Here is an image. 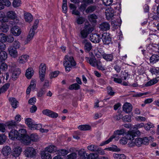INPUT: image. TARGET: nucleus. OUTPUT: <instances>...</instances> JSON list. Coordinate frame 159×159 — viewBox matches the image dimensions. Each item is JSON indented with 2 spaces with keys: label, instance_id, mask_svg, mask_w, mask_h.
Listing matches in <instances>:
<instances>
[{
  "label": "nucleus",
  "instance_id": "obj_1",
  "mask_svg": "<svg viewBox=\"0 0 159 159\" xmlns=\"http://www.w3.org/2000/svg\"><path fill=\"white\" fill-rule=\"evenodd\" d=\"M144 124L143 123H138L135 125L134 127V130L129 131L128 132L127 137L128 139L130 140H133L134 137L137 136H139L140 135V132L138 130V129L144 127Z\"/></svg>",
  "mask_w": 159,
  "mask_h": 159
},
{
  "label": "nucleus",
  "instance_id": "obj_2",
  "mask_svg": "<svg viewBox=\"0 0 159 159\" xmlns=\"http://www.w3.org/2000/svg\"><path fill=\"white\" fill-rule=\"evenodd\" d=\"M76 65V63L72 56H70L68 55L66 56L64 61V65L66 71H70L72 67L75 66Z\"/></svg>",
  "mask_w": 159,
  "mask_h": 159
},
{
  "label": "nucleus",
  "instance_id": "obj_3",
  "mask_svg": "<svg viewBox=\"0 0 159 159\" xmlns=\"http://www.w3.org/2000/svg\"><path fill=\"white\" fill-rule=\"evenodd\" d=\"M151 139V137L149 138L144 137L143 138H138L135 140L134 144L138 147L141 146L143 144L148 145L149 140Z\"/></svg>",
  "mask_w": 159,
  "mask_h": 159
},
{
  "label": "nucleus",
  "instance_id": "obj_4",
  "mask_svg": "<svg viewBox=\"0 0 159 159\" xmlns=\"http://www.w3.org/2000/svg\"><path fill=\"white\" fill-rule=\"evenodd\" d=\"M93 30V27L90 25H85L83 29L80 32L81 38L82 39L86 38L88 35L91 33Z\"/></svg>",
  "mask_w": 159,
  "mask_h": 159
},
{
  "label": "nucleus",
  "instance_id": "obj_5",
  "mask_svg": "<svg viewBox=\"0 0 159 159\" xmlns=\"http://www.w3.org/2000/svg\"><path fill=\"white\" fill-rule=\"evenodd\" d=\"M37 27L38 26L34 25L32 28H31L27 39L24 42L25 44H27L33 38L34 34V31L37 29Z\"/></svg>",
  "mask_w": 159,
  "mask_h": 159
},
{
  "label": "nucleus",
  "instance_id": "obj_6",
  "mask_svg": "<svg viewBox=\"0 0 159 159\" xmlns=\"http://www.w3.org/2000/svg\"><path fill=\"white\" fill-rule=\"evenodd\" d=\"M25 155L27 157H33L36 154L35 149L31 147L27 148L24 151Z\"/></svg>",
  "mask_w": 159,
  "mask_h": 159
},
{
  "label": "nucleus",
  "instance_id": "obj_7",
  "mask_svg": "<svg viewBox=\"0 0 159 159\" xmlns=\"http://www.w3.org/2000/svg\"><path fill=\"white\" fill-rule=\"evenodd\" d=\"M101 39L103 43L105 44L108 45L111 42V38L109 33H104L102 36Z\"/></svg>",
  "mask_w": 159,
  "mask_h": 159
},
{
  "label": "nucleus",
  "instance_id": "obj_8",
  "mask_svg": "<svg viewBox=\"0 0 159 159\" xmlns=\"http://www.w3.org/2000/svg\"><path fill=\"white\" fill-rule=\"evenodd\" d=\"M6 16L8 18L11 20H16V23H18L19 20L17 15L15 11H9L6 14Z\"/></svg>",
  "mask_w": 159,
  "mask_h": 159
},
{
  "label": "nucleus",
  "instance_id": "obj_9",
  "mask_svg": "<svg viewBox=\"0 0 159 159\" xmlns=\"http://www.w3.org/2000/svg\"><path fill=\"white\" fill-rule=\"evenodd\" d=\"M101 39L100 36L97 34H92L90 35V40L95 43H99L101 41Z\"/></svg>",
  "mask_w": 159,
  "mask_h": 159
},
{
  "label": "nucleus",
  "instance_id": "obj_10",
  "mask_svg": "<svg viewBox=\"0 0 159 159\" xmlns=\"http://www.w3.org/2000/svg\"><path fill=\"white\" fill-rule=\"evenodd\" d=\"M114 11L113 8L111 7H107L105 11L107 18L109 20L114 16Z\"/></svg>",
  "mask_w": 159,
  "mask_h": 159
},
{
  "label": "nucleus",
  "instance_id": "obj_11",
  "mask_svg": "<svg viewBox=\"0 0 159 159\" xmlns=\"http://www.w3.org/2000/svg\"><path fill=\"white\" fill-rule=\"evenodd\" d=\"M18 131L16 129H12L9 133V138L12 140L16 139L17 140V137L18 136Z\"/></svg>",
  "mask_w": 159,
  "mask_h": 159
},
{
  "label": "nucleus",
  "instance_id": "obj_12",
  "mask_svg": "<svg viewBox=\"0 0 159 159\" xmlns=\"http://www.w3.org/2000/svg\"><path fill=\"white\" fill-rule=\"evenodd\" d=\"M21 138V139L17 140L20 141L21 142L24 144L28 145L31 143L30 138L28 134L25 135Z\"/></svg>",
  "mask_w": 159,
  "mask_h": 159
},
{
  "label": "nucleus",
  "instance_id": "obj_13",
  "mask_svg": "<svg viewBox=\"0 0 159 159\" xmlns=\"http://www.w3.org/2000/svg\"><path fill=\"white\" fill-rule=\"evenodd\" d=\"M123 110L126 113H129L131 111L133 107L132 105L129 103H125L123 106Z\"/></svg>",
  "mask_w": 159,
  "mask_h": 159
},
{
  "label": "nucleus",
  "instance_id": "obj_14",
  "mask_svg": "<svg viewBox=\"0 0 159 159\" xmlns=\"http://www.w3.org/2000/svg\"><path fill=\"white\" fill-rule=\"evenodd\" d=\"M9 54L12 57L16 58L18 56V52L16 49L12 46H10L8 48Z\"/></svg>",
  "mask_w": 159,
  "mask_h": 159
},
{
  "label": "nucleus",
  "instance_id": "obj_15",
  "mask_svg": "<svg viewBox=\"0 0 159 159\" xmlns=\"http://www.w3.org/2000/svg\"><path fill=\"white\" fill-rule=\"evenodd\" d=\"M84 44V49L86 52H89L92 48V46L91 43L86 39L84 40L82 42Z\"/></svg>",
  "mask_w": 159,
  "mask_h": 159
},
{
  "label": "nucleus",
  "instance_id": "obj_16",
  "mask_svg": "<svg viewBox=\"0 0 159 159\" xmlns=\"http://www.w3.org/2000/svg\"><path fill=\"white\" fill-rule=\"evenodd\" d=\"M11 32L14 36H18L20 34L21 30L19 27L15 26L11 28Z\"/></svg>",
  "mask_w": 159,
  "mask_h": 159
},
{
  "label": "nucleus",
  "instance_id": "obj_17",
  "mask_svg": "<svg viewBox=\"0 0 159 159\" xmlns=\"http://www.w3.org/2000/svg\"><path fill=\"white\" fill-rule=\"evenodd\" d=\"M2 152L5 156H7L11 152V150L9 146H5L2 149Z\"/></svg>",
  "mask_w": 159,
  "mask_h": 159
},
{
  "label": "nucleus",
  "instance_id": "obj_18",
  "mask_svg": "<svg viewBox=\"0 0 159 159\" xmlns=\"http://www.w3.org/2000/svg\"><path fill=\"white\" fill-rule=\"evenodd\" d=\"M99 28L102 30L106 31L110 29V25L107 22H103L100 25Z\"/></svg>",
  "mask_w": 159,
  "mask_h": 159
},
{
  "label": "nucleus",
  "instance_id": "obj_19",
  "mask_svg": "<svg viewBox=\"0 0 159 159\" xmlns=\"http://www.w3.org/2000/svg\"><path fill=\"white\" fill-rule=\"evenodd\" d=\"M29 58V55L26 54L23 55L19 57L18 61L20 63L24 64L27 62Z\"/></svg>",
  "mask_w": 159,
  "mask_h": 159
},
{
  "label": "nucleus",
  "instance_id": "obj_20",
  "mask_svg": "<svg viewBox=\"0 0 159 159\" xmlns=\"http://www.w3.org/2000/svg\"><path fill=\"white\" fill-rule=\"evenodd\" d=\"M7 125L9 129H14L17 128V123L16 121L11 120L7 123Z\"/></svg>",
  "mask_w": 159,
  "mask_h": 159
},
{
  "label": "nucleus",
  "instance_id": "obj_21",
  "mask_svg": "<svg viewBox=\"0 0 159 159\" xmlns=\"http://www.w3.org/2000/svg\"><path fill=\"white\" fill-rule=\"evenodd\" d=\"M86 59L87 62L90 65L94 67L95 66L97 60L94 55L92 56L91 57H86Z\"/></svg>",
  "mask_w": 159,
  "mask_h": 159
},
{
  "label": "nucleus",
  "instance_id": "obj_22",
  "mask_svg": "<svg viewBox=\"0 0 159 159\" xmlns=\"http://www.w3.org/2000/svg\"><path fill=\"white\" fill-rule=\"evenodd\" d=\"M22 151V148L20 147H17L13 150L12 155L15 157H18Z\"/></svg>",
  "mask_w": 159,
  "mask_h": 159
},
{
  "label": "nucleus",
  "instance_id": "obj_23",
  "mask_svg": "<svg viewBox=\"0 0 159 159\" xmlns=\"http://www.w3.org/2000/svg\"><path fill=\"white\" fill-rule=\"evenodd\" d=\"M102 57L107 61H111L114 59V56L112 54L104 53L102 55Z\"/></svg>",
  "mask_w": 159,
  "mask_h": 159
},
{
  "label": "nucleus",
  "instance_id": "obj_24",
  "mask_svg": "<svg viewBox=\"0 0 159 159\" xmlns=\"http://www.w3.org/2000/svg\"><path fill=\"white\" fill-rule=\"evenodd\" d=\"M159 56L156 54H153L150 58V62L151 64H153L157 62L159 60Z\"/></svg>",
  "mask_w": 159,
  "mask_h": 159
},
{
  "label": "nucleus",
  "instance_id": "obj_25",
  "mask_svg": "<svg viewBox=\"0 0 159 159\" xmlns=\"http://www.w3.org/2000/svg\"><path fill=\"white\" fill-rule=\"evenodd\" d=\"M45 150L48 152L51 153H54L57 152V149L56 146L53 145H51L45 148Z\"/></svg>",
  "mask_w": 159,
  "mask_h": 159
},
{
  "label": "nucleus",
  "instance_id": "obj_26",
  "mask_svg": "<svg viewBox=\"0 0 159 159\" xmlns=\"http://www.w3.org/2000/svg\"><path fill=\"white\" fill-rule=\"evenodd\" d=\"M34 73V71L33 69L31 68H29L26 71L25 76L28 79H30L33 75Z\"/></svg>",
  "mask_w": 159,
  "mask_h": 159
},
{
  "label": "nucleus",
  "instance_id": "obj_27",
  "mask_svg": "<svg viewBox=\"0 0 159 159\" xmlns=\"http://www.w3.org/2000/svg\"><path fill=\"white\" fill-rule=\"evenodd\" d=\"M18 136L17 137V139H21V138H22V137L24 136L27 134L26 130L24 129H19V131H18Z\"/></svg>",
  "mask_w": 159,
  "mask_h": 159
},
{
  "label": "nucleus",
  "instance_id": "obj_28",
  "mask_svg": "<svg viewBox=\"0 0 159 159\" xmlns=\"http://www.w3.org/2000/svg\"><path fill=\"white\" fill-rule=\"evenodd\" d=\"M20 73V69H18L15 70L12 72V78L13 80H16L19 76Z\"/></svg>",
  "mask_w": 159,
  "mask_h": 159
},
{
  "label": "nucleus",
  "instance_id": "obj_29",
  "mask_svg": "<svg viewBox=\"0 0 159 159\" xmlns=\"http://www.w3.org/2000/svg\"><path fill=\"white\" fill-rule=\"evenodd\" d=\"M42 159H51V155L47 151H43L41 153Z\"/></svg>",
  "mask_w": 159,
  "mask_h": 159
},
{
  "label": "nucleus",
  "instance_id": "obj_30",
  "mask_svg": "<svg viewBox=\"0 0 159 159\" xmlns=\"http://www.w3.org/2000/svg\"><path fill=\"white\" fill-rule=\"evenodd\" d=\"M25 20L28 22H31L33 20V17L29 13L25 12L24 14Z\"/></svg>",
  "mask_w": 159,
  "mask_h": 159
},
{
  "label": "nucleus",
  "instance_id": "obj_31",
  "mask_svg": "<svg viewBox=\"0 0 159 159\" xmlns=\"http://www.w3.org/2000/svg\"><path fill=\"white\" fill-rule=\"evenodd\" d=\"M7 53L5 51H2L0 52V61L5 60L7 58Z\"/></svg>",
  "mask_w": 159,
  "mask_h": 159
},
{
  "label": "nucleus",
  "instance_id": "obj_32",
  "mask_svg": "<svg viewBox=\"0 0 159 159\" xmlns=\"http://www.w3.org/2000/svg\"><path fill=\"white\" fill-rule=\"evenodd\" d=\"M9 100L11 102V104L13 108H16L17 107L18 102L15 98H9Z\"/></svg>",
  "mask_w": 159,
  "mask_h": 159
},
{
  "label": "nucleus",
  "instance_id": "obj_33",
  "mask_svg": "<svg viewBox=\"0 0 159 159\" xmlns=\"http://www.w3.org/2000/svg\"><path fill=\"white\" fill-rule=\"evenodd\" d=\"M98 16L95 14H91L88 16V19L91 22L93 23H96L97 21V19Z\"/></svg>",
  "mask_w": 159,
  "mask_h": 159
},
{
  "label": "nucleus",
  "instance_id": "obj_34",
  "mask_svg": "<svg viewBox=\"0 0 159 159\" xmlns=\"http://www.w3.org/2000/svg\"><path fill=\"white\" fill-rule=\"evenodd\" d=\"M113 157L115 159H126V156L123 154L115 153L113 154Z\"/></svg>",
  "mask_w": 159,
  "mask_h": 159
},
{
  "label": "nucleus",
  "instance_id": "obj_35",
  "mask_svg": "<svg viewBox=\"0 0 159 159\" xmlns=\"http://www.w3.org/2000/svg\"><path fill=\"white\" fill-rule=\"evenodd\" d=\"M105 149L114 152H119L120 150L119 148H118L115 145H113L111 147L106 148Z\"/></svg>",
  "mask_w": 159,
  "mask_h": 159
},
{
  "label": "nucleus",
  "instance_id": "obj_36",
  "mask_svg": "<svg viewBox=\"0 0 159 159\" xmlns=\"http://www.w3.org/2000/svg\"><path fill=\"white\" fill-rule=\"evenodd\" d=\"M30 142H37L39 139L38 135L35 134H32L30 135Z\"/></svg>",
  "mask_w": 159,
  "mask_h": 159
},
{
  "label": "nucleus",
  "instance_id": "obj_37",
  "mask_svg": "<svg viewBox=\"0 0 159 159\" xmlns=\"http://www.w3.org/2000/svg\"><path fill=\"white\" fill-rule=\"evenodd\" d=\"M78 153L79 156L78 159H86L85 155L86 153L85 151L80 150L78 151Z\"/></svg>",
  "mask_w": 159,
  "mask_h": 159
},
{
  "label": "nucleus",
  "instance_id": "obj_38",
  "mask_svg": "<svg viewBox=\"0 0 159 159\" xmlns=\"http://www.w3.org/2000/svg\"><path fill=\"white\" fill-rule=\"evenodd\" d=\"M57 153L60 156H65L68 153V150L65 149H60L57 151Z\"/></svg>",
  "mask_w": 159,
  "mask_h": 159
},
{
  "label": "nucleus",
  "instance_id": "obj_39",
  "mask_svg": "<svg viewBox=\"0 0 159 159\" xmlns=\"http://www.w3.org/2000/svg\"><path fill=\"white\" fill-rule=\"evenodd\" d=\"M78 128L81 130L85 131L90 130L91 127L88 125H83L79 126Z\"/></svg>",
  "mask_w": 159,
  "mask_h": 159
},
{
  "label": "nucleus",
  "instance_id": "obj_40",
  "mask_svg": "<svg viewBox=\"0 0 159 159\" xmlns=\"http://www.w3.org/2000/svg\"><path fill=\"white\" fill-rule=\"evenodd\" d=\"M25 123L28 125V127L31 128L33 126L34 122L32 121V120L30 118H27L25 120Z\"/></svg>",
  "mask_w": 159,
  "mask_h": 159
},
{
  "label": "nucleus",
  "instance_id": "obj_41",
  "mask_svg": "<svg viewBox=\"0 0 159 159\" xmlns=\"http://www.w3.org/2000/svg\"><path fill=\"white\" fill-rule=\"evenodd\" d=\"M80 86L77 83L73 84L70 85L69 89L70 90H77L80 89Z\"/></svg>",
  "mask_w": 159,
  "mask_h": 159
},
{
  "label": "nucleus",
  "instance_id": "obj_42",
  "mask_svg": "<svg viewBox=\"0 0 159 159\" xmlns=\"http://www.w3.org/2000/svg\"><path fill=\"white\" fill-rule=\"evenodd\" d=\"M125 133V130L124 129H122L120 130H117L114 132V135H121L124 134Z\"/></svg>",
  "mask_w": 159,
  "mask_h": 159
},
{
  "label": "nucleus",
  "instance_id": "obj_43",
  "mask_svg": "<svg viewBox=\"0 0 159 159\" xmlns=\"http://www.w3.org/2000/svg\"><path fill=\"white\" fill-rule=\"evenodd\" d=\"M158 81L156 79H153L148 82L145 84L146 86H150L157 83Z\"/></svg>",
  "mask_w": 159,
  "mask_h": 159
},
{
  "label": "nucleus",
  "instance_id": "obj_44",
  "mask_svg": "<svg viewBox=\"0 0 159 159\" xmlns=\"http://www.w3.org/2000/svg\"><path fill=\"white\" fill-rule=\"evenodd\" d=\"M116 136L114 135H113L112 136H111L107 140L103 142L102 143H101L100 145V146H102L103 145H106V144H108L114 138H115Z\"/></svg>",
  "mask_w": 159,
  "mask_h": 159
},
{
  "label": "nucleus",
  "instance_id": "obj_45",
  "mask_svg": "<svg viewBox=\"0 0 159 159\" xmlns=\"http://www.w3.org/2000/svg\"><path fill=\"white\" fill-rule=\"evenodd\" d=\"M89 150L92 152H96L98 150V147L94 145H91L88 147Z\"/></svg>",
  "mask_w": 159,
  "mask_h": 159
},
{
  "label": "nucleus",
  "instance_id": "obj_46",
  "mask_svg": "<svg viewBox=\"0 0 159 159\" xmlns=\"http://www.w3.org/2000/svg\"><path fill=\"white\" fill-rule=\"evenodd\" d=\"M96 8L95 6H91L88 7L86 10V12L87 13H91L94 11Z\"/></svg>",
  "mask_w": 159,
  "mask_h": 159
},
{
  "label": "nucleus",
  "instance_id": "obj_47",
  "mask_svg": "<svg viewBox=\"0 0 159 159\" xmlns=\"http://www.w3.org/2000/svg\"><path fill=\"white\" fill-rule=\"evenodd\" d=\"M1 29L3 32L6 33L9 30L8 26L7 24L4 23L2 24Z\"/></svg>",
  "mask_w": 159,
  "mask_h": 159
},
{
  "label": "nucleus",
  "instance_id": "obj_48",
  "mask_svg": "<svg viewBox=\"0 0 159 159\" xmlns=\"http://www.w3.org/2000/svg\"><path fill=\"white\" fill-rule=\"evenodd\" d=\"M21 4L20 0H14L12 2V5L14 7H17L20 6Z\"/></svg>",
  "mask_w": 159,
  "mask_h": 159
},
{
  "label": "nucleus",
  "instance_id": "obj_49",
  "mask_svg": "<svg viewBox=\"0 0 159 159\" xmlns=\"http://www.w3.org/2000/svg\"><path fill=\"white\" fill-rule=\"evenodd\" d=\"M7 139V137L5 134H0V144H2L5 143Z\"/></svg>",
  "mask_w": 159,
  "mask_h": 159
},
{
  "label": "nucleus",
  "instance_id": "obj_50",
  "mask_svg": "<svg viewBox=\"0 0 159 159\" xmlns=\"http://www.w3.org/2000/svg\"><path fill=\"white\" fill-rule=\"evenodd\" d=\"M46 70V66L45 64H41L40 66L39 73H43V74H45Z\"/></svg>",
  "mask_w": 159,
  "mask_h": 159
},
{
  "label": "nucleus",
  "instance_id": "obj_51",
  "mask_svg": "<svg viewBox=\"0 0 159 159\" xmlns=\"http://www.w3.org/2000/svg\"><path fill=\"white\" fill-rule=\"evenodd\" d=\"M7 36L2 33H0V42L2 43L5 42L7 41Z\"/></svg>",
  "mask_w": 159,
  "mask_h": 159
},
{
  "label": "nucleus",
  "instance_id": "obj_52",
  "mask_svg": "<svg viewBox=\"0 0 159 159\" xmlns=\"http://www.w3.org/2000/svg\"><path fill=\"white\" fill-rule=\"evenodd\" d=\"M21 44L17 40H15L13 43L12 47L15 49H19L20 47Z\"/></svg>",
  "mask_w": 159,
  "mask_h": 159
},
{
  "label": "nucleus",
  "instance_id": "obj_53",
  "mask_svg": "<svg viewBox=\"0 0 159 159\" xmlns=\"http://www.w3.org/2000/svg\"><path fill=\"white\" fill-rule=\"evenodd\" d=\"M154 127L153 124L151 122L148 123L144 125V128L146 130H149L151 128Z\"/></svg>",
  "mask_w": 159,
  "mask_h": 159
},
{
  "label": "nucleus",
  "instance_id": "obj_54",
  "mask_svg": "<svg viewBox=\"0 0 159 159\" xmlns=\"http://www.w3.org/2000/svg\"><path fill=\"white\" fill-rule=\"evenodd\" d=\"M33 126L31 128V129L39 130L41 128V125L40 124H35L34 122Z\"/></svg>",
  "mask_w": 159,
  "mask_h": 159
},
{
  "label": "nucleus",
  "instance_id": "obj_55",
  "mask_svg": "<svg viewBox=\"0 0 159 159\" xmlns=\"http://www.w3.org/2000/svg\"><path fill=\"white\" fill-rule=\"evenodd\" d=\"M77 157V154L75 152H73L67 156V159H75Z\"/></svg>",
  "mask_w": 159,
  "mask_h": 159
},
{
  "label": "nucleus",
  "instance_id": "obj_56",
  "mask_svg": "<svg viewBox=\"0 0 159 159\" xmlns=\"http://www.w3.org/2000/svg\"><path fill=\"white\" fill-rule=\"evenodd\" d=\"M10 84L7 83L4 84L1 88L0 89H2V93H4L7 90L10 86Z\"/></svg>",
  "mask_w": 159,
  "mask_h": 159
},
{
  "label": "nucleus",
  "instance_id": "obj_57",
  "mask_svg": "<svg viewBox=\"0 0 159 159\" xmlns=\"http://www.w3.org/2000/svg\"><path fill=\"white\" fill-rule=\"evenodd\" d=\"M107 92L108 94L111 95L113 96L115 94L114 92L113 91L112 88L110 86L107 87Z\"/></svg>",
  "mask_w": 159,
  "mask_h": 159
},
{
  "label": "nucleus",
  "instance_id": "obj_58",
  "mask_svg": "<svg viewBox=\"0 0 159 159\" xmlns=\"http://www.w3.org/2000/svg\"><path fill=\"white\" fill-rule=\"evenodd\" d=\"M7 41L9 43H12L14 40V38L12 35L7 36Z\"/></svg>",
  "mask_w": 159,
  "mask_h": 159
},
{
  "label": "nucleus",
  "instance_id": "obj_59",
  "mask_svg": "<svg viewBox=\"0 0 159 159\" xmlns=\"http://www.w3.org/2000/svg\"><path fill=\"white\" fill-rule=\"evenodd\" d=\"M123 120L125 122H130L131 120V117L129 115L125 116L123 117Z\"/></svg>",
  "mask_w": 159,
  "mask_h": 159
},
{
  "label": "nucleus",
  "instance_id": "obj_60",
  "mask_svg": "<svg viewBox=\"0 0 159 159\" xmlns=\"http://www.w3.org/2000/svg\"><path fill=\"white\" fill-rule=\"evenodd\" d=\"M59 73V72L58 71H55L52 72L50 74V77L51 79L55 78L57 76Z\"/></svg>",
  "mask_w": 159,
  "mask_h": 159
},
{
  "label": "nucleus",
  "instance_id": "obj_61",
  "mask_svg": "<svg viewBox=\"0 0 159 159\" xmlns=\"http://www.w3.org/2000/svg\"><path fill=\"white\" fill-rule=\"evenodd\" d=\"M51 111L49 109H46L43 110L42 112L43 115L49 117L50 113H51Z\"/></svg>",
  "mask_w": 159,
  "mask_h": 159
},
{
  "label": "nucleus",
  "instance_id": "obj_62",
  "mask_svg": "<svg viewBox=\"0 0 159 159\" xmlns=\"http://www.w3.org/2000/svg\"><path fill=\"white\" fill-rule=\"evenodd\" d=\"M103 4L105 6H109L113 2V0H102Z\"/></svg>",
  "mask_w": 159,
  "mask_h": 159
},
{
  "label": "nucleus",
  "instance_id": "obj_63",
  "mask_svg": "<svg viewBox=\"0 0 159 159\" xmlns=\"http://www.w3.org/2000/svg\"><path fill=\"white\" fill-rule=\"evenodd\" d=\"M86 159H95V155L93 153H91L88 155L87 154H86Z\"/></svg>",
  "mask_w": 159,
  "mask_h": 159
},
{
  "label": "nucleus",
  "instance_id": "obj_64",
  "mask_svg": "<svg viewBox=\"0 0 159 159\" xmlns=\"http://www.w3.org/2000/svg\"><path fill=\"white\" fill-rule=\"evenodd\" d=\"M84 21V18L82 17H80L77 19L76 20V22L78 24H82Z\"/></svg>",
  "mask_w": 159,
  "mask_h": 159
}]
</instances>
